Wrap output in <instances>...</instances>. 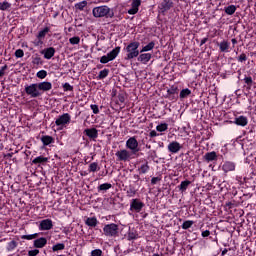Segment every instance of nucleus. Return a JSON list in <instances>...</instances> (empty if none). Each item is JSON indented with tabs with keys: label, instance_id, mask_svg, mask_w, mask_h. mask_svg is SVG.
Instances as JSON below:
<instances>
[{
	"label": "nucleus",
	"instance_id": "bf43d9fd",
	"mask_svg": "<svg viewBox=\"0 0 256 256\" xmlns=\"http://www.w3.org/2000/svg\"><path fill=\"white\" fill-rule=\"evenodd\" d=\"M150 137H159V134L157 133V131L152 130L150 131Z\"/></svg>",
	"mask_w": 256,
	"mask_h": 256
},
{
	"label": "nucleus",
	"instance_id": "dca6fc26",
	"mask_svg": "<svg viewBox=\"0 0 256 256\" xmlns=\"http://www.w3.org/2000/svg\"><path fill=\"white\" fill-rule=\"evenodd\" d=\"M49 31H51V28L49 27H45L44 29L40 30L37 34V39L39 40L37 45H43V39H45V37H47V33H49Z\"/></svg>",
	"mask_w": 256,
	"mask_h": 256
},
{
	"label": "nucleus",
	"instance_id": "49530a36",
	"mask_svg": "<svg viewBox=\"0 0 256 256\" xmlns=\"http://www.w3.org/2000/svg\"><path fill=\"white\" fill-rule=\"evenodd\" d=\"M36 77L38 79H45L47 77V72L46 70H40L36 73Z\"/></svg>",
	"mask_w": 256,
	"mask_h": 256
},
{
	"label": "nucleus",
	"instance_id": "5701e85b",
	"mask_svg": "<svg viewBox=\"0 0 256 256\" xmlns=\"http://www.w3.org/2000/svg\"><path fill=\"white\" fill-rule=\"evenodd\" d=\"M33 245L36 249H43V247H45V245H47V238H45V237L38 238V239L34 240Z\"/></svg>",
	"mask_w": 256,
	"mask_h": 256
},
{
	"label": "nucleus",
	"instance_id": "c9c22d12",
	"mask_svg": "<svg viewBox=\"0 0 256 256\" xmlns=\"http://www.w3.org/2000/svg\"><path fill=\"white\" fill-rule=\"evenodd\" d=\"M193 225H195V221L186 220L183 222L181 227H182V229L187 230V229H191V227H193Z\"/></svg>",
	"mask_w": 256,
	"mask_h": 256
},
{
	"label": "nucleus",
	"instance_id": "4d7b16f0",
	"mask_svg": "<svg viewBox=\"0 0 256 256\" xmlns=\"http://www.w3.org/2000/svg\"><path fill=\"white\" fill-rule=\"evenodd\" d=\"M7 65H4L1 67L0 69V77H3V75H5V71H7Z\"/></svg>",
	"mask_w": 256,
	"mask_h": 256
},
{
	"label": "nucleus",
	"instance_id": "f3484780",
	"mask_svg": "<svg viewBox=\"0 0 256 256\" xmlns=\"http://www.w3.org/2000/svg\"><path fill=\"white\" fill-rule=\"evenodd\" d=\"M41 55H44V59H53V57H55V48L48 47L41 51Z\"/></svg>",
	"mask_w": 256,
	"mask_h": 256
},
{
	"label": "nucleus",
	"instance_id": "864d4df0",
	"mask_svg": "<svg viewBox=\"0 0 256 256\" xmlns=\"http://www.w3.org/2000/svg\"><path fill=\"white\" fill-rule=\"evenodd\" d=\"M161 179H162L161 176L153 177L151 179V185H157L159 183V181H161Z\"/></svg>",
	"mask_w": 256,
	"mask_h": 256
},
{
	"label": "nucleus",
	"instance_id": "79ce46f5",
	"mask_svg": "<svg viewBox=\"0 0 256 256\" xmlns=\"http://www.w3.org/2000/svg\"><path fill=\"white\" fill-rule=\"evenodd\" d=\"M16 248H17V242L15 240L8 242L7 251H15Z\"/></svg>",
	"mask_w": 256,
	"mask_h": 256
},
{
	"label": "nucleus",
	"instance_id": "e433bc0d",
	"mask_svg": "<svg viewBox=\"0 0 256 256\" xmlns=\"http://www.w3.org/2000/svg\"><path fill=\"white\" fill-rule=\"evenodd\" d=\"M167 129H169V125L167 123H161L156 126V131H158L159 133H163L167 131Z\"/></svg>",
	"mask_w": 256,
	"mask_h": 256
},
{
	"label": "nucleus",
	"instance_id": "774afa93",
	"mask_svg": "<svg viewBox=\"0 0 256 256\" xmlns=\"http://www.w3.org/2000/svg\"><path fill=\"white\" fill-rule=\"evenodd\" d=\"M227 253V249H224L223 251H222V255H225Z\"/></svg>",
	"mask_w": 256,
	"mask_h": 256
},
{
	"label": "nucleus",
	"instance_id": "2eb2a0df",
	"mask_svg": "<svg viewBox=\"0 0 256 256\" xmlns=\"http://www.w3.org/2000/svg\"><path fill=\"white\" fill-rule=\"evenodd\" d=\"M36 85L38 86V91L47 92L53 89V84L48 81L36 83Z\"/></svg>",
	"mask_w": 256,
	"mask_h": 256
},
{
	"label": "nucleus",
	"instance_id": "473e14b6",
	"mask_svg": "<svg viewBox=\"0 0 256 256\" xmlns=\"http://www.w3.org/2000/svg\"><path fill=\"white\" fill-rule=\"evenodd\" d=\"M128 241H135V239H139V234L135 230H130L127 235Z\"/></svg>",
	"mask_w": 256,
	"mask_h": 256
},
{
	"label": "nucleus",
	"instance_id": "de8ad7c7",
	"mask_svg": "<svg viewBox=\"0 0 256 256\" xmlns=\"http://www.w3.org/2000/svg\"><path fill=\"white\" fill-rule=\"evenodd\" d=\"M237 61L239 63H245V61H247V54L242 53L239 55V57L237 58Z\"/></svg>",
	"mask_w": 256,
	"mask_h": 256
},
{
	"label": "nucleus",
	"instance_id": "423d86ee",
	"mask_svg": "<svg viewBox=\"0 0 256 256\" xmlns=\"http://www.w3.org/2000/svg\"><path fill=\"white\" fill-rule=\"evenodd\" d=\"M25 93L26 95H29V97H31L32 99H36L37 97H41V95H43V93L39 91L37 83L25 86Z\"/></svg>",
	"mask_w": 256,
	"mask_h": 256
},
{
	"label": "nucleus",
	"instance_id": "58836bf2",
	"mask_svg": "<svg viewBox=\"0 0 256 256\" xmlns=\"http://www.w3.org/2000/svg\"><path fill=\"white\" fill-rule=\"evenodd\" d=\"M86 6H87V0H83L75 4V9H78V11H83V9H85Z\"/></svg>",
	"mask_w": 256,
	"mask_h": 256
},
{
	"label": "nucleus",
	"instance_id": "393cba45",
	"mask_svg": "<svg viewBox=\"0 0 256 256\" xmlns=\"http://www.w3.org/2000/svg\"><path fill=\"white\" fill-rule=\"evenodd\" d=\"M150 169L151 167L149 166V162L147 160H145V162L142 163L140 167H138L140 175H145L146 173H149Z\"/></svg>",
	"mask_w": 256,
	"mask_h": 256
},
{
	"label": "nucleus",
	"instance_id": "2f4dec72",
	"mask_svg": "<svg viewBox=\"0 0 256 256\" xmlns=\"http://www.w3.org/2000/svg\"><path fill=\"white\" fill-rule=\"evenodd\" d=\"M99 169H101V167H99V163L92 162L88 166V173H96V171H99Z\"/></svg>",
	"mask_w": 256,
	"mask_h": 256
},
{
	"label": "nucleus",
	"instance_id": "ea45409f",
	"mask_svg": "<svg viewBox=\"0 0 256 256\" xmlns=\"http://www.w3.org/2000/svg\"><path fill=\"white\" fill-rule=\"evenodd\" d=\"M39 237V233H34V234H28V235H22L21 239H25L26 241H31L33 239H37Z\"/></svg>",
	"mask_w": 256,
	"mask_h": 256
},
{
	"label": "nucleus",
	"instance_id": "0eeeda50",
	"mask_svg": "<svg viewBox=\"0 0 256 256\" xmlns=\"http://www.w3.org/2000/svg\"><path fill=\"white\" fill-rule=\"evenodd\" d=\"M115 155L117 157V161H122L123 163H127V161L133 159L132 152H129L127 149L118 150Z\"/></svg>",
	"mask_w": 256,
	"mask_h": 256
},
{
	"label": "nucleus",
	"instance_id": "bb28decb",
	"mask_svg": "<svg viewBox=\"0 0 256 256\" xmlns=\"http://www.w3.org/2000/svg\"><path fill=\"white\" fill-rule=\"evenodd\" d=\"M41 142L43 143L44 147H47L48 145L55 143V139H53L52 136L44 135L41 137Z\"/></svg>",
	"mask_w": 256,
	"mask_h": 256
},
{
	"label": "nucleus",
	"instance_id": "a18cd8bd",
	"mask_svg": "<svg viewBox=\"0 0 256 256\" xmlns=\"http://www.w3.org/2000/svg\"><path fill=\"white\" fill-rule=\"evenodd\" d=\"M109 75V69L101 70L98 74V79H105Z\"/></svg>",
	"mask_w": 256,
	"mask_h": 256
},
{
	"label": "nucleus",
	"instance_id": "39448f33",
	"mask_svg": "<svg viewBox=\"0 0 256 256\" xmlns=\"http://www.w3.org/2000/svg\"><path fill=\"white\" fill-rule=\"evenodd\" d=\"M121 53V47L117 46L112 51H110L107 55H104L100 58V63L103 65L109 63V61H115L117 59V55Z\"/></svg>",
	"mask_w": 256,
	"mask_h": 256
},
{
	"label": "nucleus",
	"instance_id": "e2e57ef3",
	"mask_svg": "<svg viewBox=\"0 0 256 256\" xmlns=\"http://www.w3.org/2000/svg\"><path fill=\"white\" fill-rule=\"evenodd\" d=\"M63 233H65V235H69V233H71V231L69 230V228H64Z\"/></svg>",
	"mask_w": 256,
	"mask_h": 256
},
{
	"label": "nucleus",
	"instance_id": "a878e982",
	"mask_svg": "<svg viewBox=\"0 0 256 256\" xmlns=\"http://www.w3.org/2000/svg\"><path fill=\"white\" fill-rule=\"evenodd\" d=\"M204 159L207 163H211V161H217V152L215 151L207 152L204 155Z\"/></svg>",
	"mask_w": 256,
	"mask_h": 256
},
{
	"label": "nucleus",
	"instance_id": "1a4fd4ad",
	"mask_svg": "<svg viewBox=\"0 0 256 256\" xmlns=\"http://www.w3.org/2000/svg\"><path fill=\"white\" fill-rule=\"evenodd\" d=\"M145 207V203L141 200L135 198L130 202V211H135V213H141V210Z\"/></svg>",
	"mask_w": 256,
	"mask_h": 256
},
{
	"label": "nucleus",
	"instance_id": "09e8293b",
	"mask_svg": "<svg viewBox=\"0 0 256 256\" xmlns=\"http://www.w3.org/2000/svg\"><path fill=\"white\" fill-rule=\"evenodd\" d=\"M24 55H25V52H23L22 49H17L15 51V57H17V59H21V57H24Z\"/></svg>",
	"mask_w": 256,
	"mask_h": 256
},
{
	"label": "nucleus",
	"instance_id": "052dcab7",
	"mask_svg": "<svg viewBox=\"0 0 256 256\" xmlns=\"http://www.w3.org/2000/svg\"><path fill=\"white\" fill-rule=\"evenodd\" d=\"M167 93L168 95H175V89H169Z\"/></svg>",
	"mask_w": 256,
	"mask_h": 256
},
{
	"label": "nucleus",
	"instance_id": "ddd939ff",
	"mask_svg": "<svg viewBox=\"0 0 256 256\" xmlns=\"http://www.w3.org/2000/svg\"><path fill=\"white\" fill-rule=\"evenodd\" d=\"M139 7H141V0H133L131 8L128 10V14L137 15V13H139Z\"/></svg>",
	"mask_w": 256,
	"mask_h": 256
},
{
	"label": "nucleus",
	"instance_id": "6e6552de",
	"mask_svg": "<svg viewBox=\"0 0 256 256\" xmlns=\"http://www.w3.org/2000/svg\"><path fill=\"white\" fill-rule=\"evenodd\" d=\"M126 148L129 149L133 155L139 153V141H137L135 136L130 137L126 141Z\"/></svg>",
	"mask_w": 256,
	"mask_h": 256
},
{
	"label": "nucleus",
	"instance_id": "69168bd1",
	"mask_svg": "<svg viewBox=\"0 0 256 256\" xmlns=\"http://www.w3.org/2000/svg\"><path fill=\"white\" fill-rule=\"evenodd\" d=\"M239 91H241V90H236V91H235V95H236L237 97H241V93H239Z\"/></svg>",
	"mask_w": 256,
	"mask_h": 256
},
{
	"label": "nucleus",
	"instance_id": "f257e3e1",
	"mask_svg": "<svg viewBox=\"0 0 256 256\" xmlns=\"http://www.w3.org/2000/svg\"><path fill=\"white\" fill-rule=\"evenodd\" d=\"M92 15L96 19H101L103 17L105 19H113V17H115V12L113 9L109 8V6L103 5L94 7L92 9Z\"/></svg>",
	"mask_w": 256,
	"mask_h": 256
},
{
	"label": "nucleus",
	"instance_id": "412c9836",
	"mask_svg": "<svg viewBox=\"0 0 256 256\" xmlns=\"http://www.w3.org/2000/svg\"><path fill=\"white\" fill-rule=\"evenodd\" d=\"M235 167H236L235 162L226 161L222 165V170L224 171V173H229L231 171H235Z\"/></svg>",
	"mask_w": 256,
	"mask_h": 256
},
{
	"label": "nucleus",
	"instance_id": "4c0bfd02",
	"mask_svg": "<svg viewBox=\"0 0 256 256\" xmlns=\"http://www.w3.org/2000/svg\"><path fill=\"white\" fill-rule=\"evenodd\" d=\"M111 187H113V185H111V183H104L98 186V191H109V189H111Z\"/></svg>",
	"mask_w": 256,
	"mask_h": 256
},
{
	"label": "nucleus",
	"instance_id": "37998d69",
	"mask_svg": "<svg viewBox=\"0 0 256 256\" xmlns=\"http://www.w3.org/2000/svg\"><path fill=\"white\" fill-rule=\"evenodd\" d=\"M69 43L70 45H79V43H81V38L79 36L69 38Z\"/></svg>",
	"mask_w": 256,
	"mask_h": 256
},
{
	"label": "nucleus",
	"instance_id": "0e129e2a",
	"mask_svg": "<svg viewBox=\"0 0 256 256\" xmlns=\"http://www.w3.org/2000/svg\"><path fill=\"white\" fill-rule=\"evenodd\" d=\"M207 43V38H203L200 42V45H205Z\"/></svg>",
	"mask_w": 256,
	"mask_h": 256
},
{
	"label": "nucleus",
	"instance_id": "6e6d98bb",
	"mask_svg": "<svg viewBox=\"0 0 256 256\" xmlns=\"http://www.w3.org/2000/svg\"><path fill=\"white\" fill-rule=\"evenodd\" d=\"M32 63H34V65H41V57H35Z\"/></svg>",
	"mask_w": 256,
	"mask_h": 256
},
{
	"label": "nucleus",
	"instance_id": "9d476101",
	"mask_svg": "<svg viewBox=\"0 0 256 256\" xmlns=\"http://www.w3.org/2000/svg\"><path fill=\"white\" fill-rule=\"evenodd\" d=\"M51 229H53V220L44 219L40 221L39 231H51Z\"/></svg>",
	"mask_w": 256,
	"mask_h": 256
},
{
	"label": "nucleus",
	"instance_id": "c03bdc74",
	"mask_svg": "<svg viewBox=\"0 0 256 256\" xmlns=\"http://www.w3.org/2000/svg\"><path fill=\"white\" fill-rule=\"evenodd\" d=\"M65 249V244L63 243H57L56 245L52 246V251H63Z\"/></svg>",
	"mask_w": 256,
	"mask_h": 256
},
{
	"label": "nucleus",
	"instance_id": "603ef678",
	"mask_svg": "<svg viewBox=\"0 0 256 256\" xmlns=\"http://www.w3.org/2000/svg\"><path fill=\"white\" fill-rule=\"evenodd\" d=\"M63 90L64 91H73V86L69 84V82H66L63 84Z\"/></svg>",
	"mask_w": 256,
	"mask_h": 256
},
{
	"label": "nucleus",
	"instance_id": "aec40b11",
	"mask_svg": "<svg viewBox=\"0 0 256 256\" xmlns=\"http://www.w3.org/2000/svg\"><path fill=\"white\" fill-rule=\"evenodd\" d=\"M84 133L89 139H97L99 137V131L96 128L85 129Z\"/></svg>",
	"mask_w": 256,
	"mask_h": 256
},
{
	"label": "nucleus",
	"instance_id": "f8f14e48",
	"mask_svg": "<svg viewBox=\"0 0 256 256\" xmlns=\"http://www.w3.org/2000/svg\"><path fill=\"white\" fill-rule=\"evenodd\" d=\"M171 7H173L171 0H163L158 6L160 13H167Z\"/></svg>",
	"mask_w": 256,
	"mask_h": 256
},
{
	"label": "nucleus",
	"instance_id": "c85d7f7f",
	"mask_svg": "<svg viewBox=\"0 0 256 256\" xmlns=\"http://www.w3.org/2000/svg\"><path fill=\"white\" fill-rule=\"evenodd\" d=\"M49 161V158L38 156L32 160V165H40L41 163H47Z\"/></svg>",
	"mask_w": 256,
	"mask_h": 256
},
{
	"label": "nucleus",
	"instance_id": "cd10ccee",
	"mask_svg": "<svg viewBox=\"0 0 256 256\" xmlns=\"http://www.w3.org/2000/svg\"><path fill=\"white\" fill-rule=\"evenodd\" d=\"M189 185H191V181L184 180L180 183V185L178 186V189H179V191H181V193H185V191H187Z\"/></svg>",
	"mask_w": 256,
	"mask_h": 256
},
{
	"label": "nucleus",
	"instance_id": "4468645a",
	"mask_svg": "<svg viewBox=\"0 0 256 256\" xmlns=\"http://www.w3.org/2000/svg\"><path fill=\"white\" fill-rule=\"evenodd\" d=\"M181 149H182V146L177 141H172L168 144L169 153H172V154L179 153V151H181Z\"/></svg>",
	"mask_w": 256,
	"mask_h": 256
},
{
	"label": "nucleus",
	"instance_id": "338daca9",
	"mask_svg": "<svg viewBox=\"0 0 256 256\" xmlns=\"http://www.w3.org/2000/svg\"><path fill=\"white\" fill-rule=\"evenodd\" d=\"M231 42H232V44L237 45V39L233 38V39L231 40Z\"/></svg>",
	"mask_w": 256,
	"mask_h": 256
},
{
	"label": "nucleus",
	"instance_id": "c756f323",
	"mask_svg": "<svg viewBox=\"0 0 256 256\" xmlns=\"http://www.w3.org/2000/svg\"><path fill=\"white\" fill-rule=\"evenodd\" d=\"M236 11H237V6H235L233 4L224 7V12L226 13V15H235Z\"/></svg>",
	"mask_w": 256,
	"mask_h": 256
},
{
	"label": "nucleus",
	"instance_id": "13d9d810",
	"mask_svg": "<svg viewBox=\"0 0 256 256\" xmlns=\"http://www.w3.org/2000/svg\"><path fill=\"white\" fill-rule=\"evenodd\" d=\"M211 235V232L209 230L202 231L201 236L202 237H209Z\"/></svg>",
	"mask_w": 256,
	"mask_h": 256
},
{
	"label": "nucleus",
	"instance_id": "a19ab883",
	"mask_svg": "<svg viewBox=\"0 0 256 256\" xmlns=\"http://www.w3.org/2000/svg\"><path fill=\"white\" fill-rule=\"evenodd\" d=\"M189 95H191L189 88H185L180 91V99H185L186 97H189Z\"/></svg>",
	"mask_w": 256,
	"mask_h": 256
},
{
	"label": "nucleus",
	"instance_id": "f704fd0d",
	"mask_svg": "<svg viewBox=\"0 0 256 256\" xmlns=\"http://www.w3.org/2000/svg\"><path fill=\"white\" fill-rule=\"evenodd\" d=\"M11 6V3L7 2V0L0 2V11H9Z\"/></svg>",
	"mask_w": 256,
	"mask_h": 256
},
{
	"label": "nucleus",
	"instance_id": "b1692460",
	"mask_svg": "<svg viewBox=\"0 0 256 256\" xmlns=\"http://www.w3.org/2000/svg\"><path fill=\"white\" fill-rule=\"evenodd\" d=\"M234 123L240 127H246L247 123H249V120L246 116H238L234 119Z\"/></svg>",
	"mask_w": 256,
	"mask_h": 256
},
{
	"label": "nucleus",
	"instance_id": "a211bd4d",
	"mask_svg": "<svg viewBox=\"0 0 256 256\" xmlns=\"http://www.w3.org/2000/svg\"><path fill=\"white\" fill-rule=\"evenodd\" d=\"M218 47L221 53H229V49H231V42L228 40H222L218 43Z\"/></svg>",
	"mask_w": 256,
	"mask_h": 256
},
{
	"label": "nucleus",
	"instance_id": "9b49d317",
	"mask_svg": "<svg viewBox=\"0 0 256 256\" xmlns=\"http://www.w3.org/2000/svg\"><path fill=\"white\" fill-rule=\"evenodd\" d=\"M84 223L87 225V227H90V229H95V227L99 225V220H97L96 216L85 217Z\"/></svg>",
	"mask_w": 256,
	"mask_h": 256
},
{
	"label": "nucleus",
	"instance_id": "5fc2aeb1",
	"mask_svg": "<svg viewBox=\"0 0 256 256\" xmlns=\"http://www.w3.org/2000/svg\"><path fill=\"white\" fill-rule=\"evenodd\" d=\"M38 253H39V249L30 250L28 251V256H37Z\"/></svg>",
	"mask_w": 256,
	"mask_h": 256
},
{
	"label": "nucleus",
	"instance_id": "4be33fe9",
	"mask_svg": "<svg viewBox=\"0 0 256 256\" xmlns=\"http://www.w3.org/2000/svg\"><path fill=\"white\" fill-rule=\"evenodd\" d=\"M124 191H126V197H135L137 195V188L133 186V184H130L125 187Z\"/></svg>",
	"mask_w": 256,
	"mask_h": 256
},
{
	"label": "nucleus",
	"instance_id": "7c9ffc66",
	"mask_svg": "<svg viewBox=\"0 0 256 256\" xmlns=\"http://www.w3.org/2000/svg\"><path fill=\"white\" fill-rule=\"evenodd\" d=\"M153 49H155V42L151 41L146 46L142 47V49L140 50V53H147L149 51H153Z\"/></svg>",
	"mask_w": 256,
	"mask_h": 256
},
{
	"label": "nucleus",
	"instance_id": "72a5a7b5",
	"mask_svg": "<svg viewBox=\"0 0 256 256\" xmlns=\"http://www.w3.org/2000/svg\"><path fill=\"white\" fill-rule=\"evenodd\" d=\"M244 83L246 85V89L251 91V87H253V78L251 76H246L244 78Z\"/></svg>",
	"mask_w": 256,
	"mask_h": 256
},
{
	"label": "nucleus",
	"instance_id": "8fccbe9b",
	"mask_svg": "<svg viewBox=\"0 0 256 256\" xmlns=\"http://www.w3.org/2000/svg\"><path fill=\"white\" fill-rule=\"evenodd\" d=\"M103 255V251L101 249H94L91 251V256H101Z\"/></svg>",
	"mask_w": 256,
	"mask_h": 256
},
{
	"label": "nucleus",
	"instance_id": "680f3d73",
	"mask_svg": "<svg viewBox=\"0 0 256 256\" xmlns=\"http://www.w3.org/2000/svg\"><path fill=\"white\" fill-rule=\"evenodd\" d=\"M120 103H125V97L123 95H119Z\"/></svg>",
	"mask_w": 256,
	"mask_h": 256
},
{
	"label": "nucleus",
	"instance_id": "7ed1b4c3",
	"mask_svg": "<svg viewBox=\"0 0 256 256\" xmlns=\"http://www.w3.org/2000/svg\"><path fill=\"white\" fill-rule=\"evenodd\" d=\"M69 123H71V114L69 113H64L58 116L55 120V125L58 126V131H63Z\"/></svg>",
	"mask_w": 256,
	"mask_h": 256
},
{
	"label": "nucleus",
	"instance_id": "f03ea898",
	"mask_svg": "<svg viewBox=\"0 0 256 256\" xmlns=\"http://www.w3.org/2000/svg\"><path fill=\"white\" fill-rule=\"evenodd\" d=\"M140 45L141 44L139 42L134 41L126 46L125 51L127 53V55H126L127 60L135 59V57H137L139 55Z\"/></svg>",
	"mask_w": 256,
	"mask_h": 256
},
{
	"label": "nucleus",
	"instance_id": "6ab92c4d",
	"mask_svg": "<svg viewBox=\"0 0 256 256\" xmlns=\"http://www.w3.org/2000/svg\"><path fill=\"white\" fill-rule=\"evenodd\" d=\"M151 57H153L151 53H142L138 56L137 61L142 63V65H147L151 61Z\"/></svg>",
	"mask_w": 256,
	"mask_h": 256
},
{
	"label": "nucleus",
	"instance_id": "20e7f679",
	"mask_svg": "<svg viewBox=\"0 0 256 256\" xmlns=\"http://www.w3.org/2000/svg\"><path fill=\"white\" fill-rule=\"evenodd\" d=\"M103 233L106 237H119V225L115 223L106 224L103 227Z\"/></svg>",
	"mask_w": 256,
	"mask_h": 256
},
{
	"label": "nucleus",
	"instance_id": "3c124183",
	"mask_svg": "<svg viewBox=\"0 0 256 256\" xmlns=\"http://www.w3.org/2000/svg\"><path fill=\"white\" fill-rule=\"evenodd\" d=\"M90 109L93 111L94 115H98V113H99V106L97 104L90 105Z\"/></svg>",
	"mask_w": 256,
	"mask_h": 256
}]
</instances>
